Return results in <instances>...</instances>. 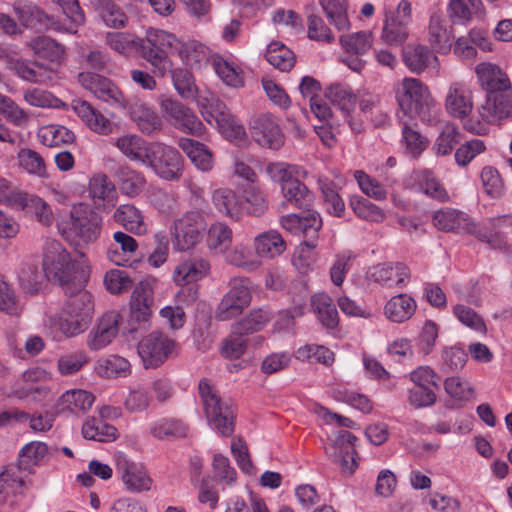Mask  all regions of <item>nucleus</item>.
<instances>
[{
	"instance_id": "nucleus-27",
	"label": "nucleus",
	"mask_w": 512,
	"mask_h": 512,
	"mask_svg": "<svg viewBox=\"0 0 512 512\" xmlns=\"http://www.w3.org/2000/svg\"><path fill=\"white\" fill-rule=\"evenodd\" d=\"M119 190L128 197L138 196L145 188L144 174L128 165L119 166L115 172Z\"/></svg>"
},
{
	"instance_id": "nucleus-31",
	"label": "nucleus",
	"mask_w": 512,
	"mask_h": 512,
	"mask_svg": "<svg viewBox=\"0 0 512 512\" xmlns=\"http://www.w3.org/2000/svg\"><path fill=\"white\" fill-rule=\"evenodd\" d=\"M256 253L264 258H275L286 250V242L276 230L259 234L254 240Z\"/></svg>"
},
{
	"instance_id": "nucleus-52",
	"label": "nucleus",
	"mask_w": 512,
	"mask_h": 512,
	"mask_svg": "<svg viewBox=\"0 0 512 512\" xmlns=\"http://www.w3.org/2000/svg\"><path fill=\"white\" fill-rule=\"evenodd\" d=\"M480 177L484 191L489 197L499 199L504 195V183L497 169L486 166L482 169Z\"/></svg>"
},
{
	"instance_id": "nucleus-33",
	"label": "nucleus",
	"mask_w": 512,
	"mask_h": 512,
	"mask_svg": "<svg viewBox=\"0 0 512 512\" xmlns=\"http://www.w3.org/2000/svg\"><path fill=\"white\" fill-rule=\"evenodd\" d=\"M113 218L129 232L143 234L146 231L141 210L132 204H123L117 207Z\"/></svg>"
},
{
	"instance_id": "nucleus-23",
	"label": "nucleus",
	"mask_w": 512,
	"mask_h": 512,
	"mask_svg": "<svg viewBox=\"0 0 512 512\" xmlns=\"http://www.w3.org/2000/svg\"><path fill=\"white\" fill-rule=\"evenodd\" d=\"M116 147L130 160L140 162L145 165L152 142H147L142 137L135 134H127L119 137L115 142Z\"/></svg>"
},
{
	"instance_id": "nucleus-17",
	"label": "nucleus",
	"mask_w": 512,
	"mask_h": 512,
	"mask_svg": "<svg viewBox=\"0 0 512 512\" xmlns=\"http://www.w3.org/2000/svg\"><path fill=\"white\" fill-rule=\"evenodd\" d=\"M116 470L128 490L142 492L150 489L151 479L142 465L120 455L116 459Z\"/></svg>"
},
{
	"instance_id": "nucleus-8",
	"label": "nucleus",
	"mask_w": 512,
	"mask_h": 512,
	"mask_svg": "<svg viewBox=\"0 0 512 512\" xmlns=\"http://www.w3.org/2000/svg\"><path fill=\"white\" fill-rule=\"evenodd\" d=\"M251 299L248 279H232L229 282V291L216 308L215 318L219 321H227L240 315L250 305Z\"/></svg>"
},
{
	"instance_id": "nucleus-13",
	"label": "nucleus",
	"mask_w": 512,
	"mask_h": 512,
	"mask_svg": "<svg viewBox=\"0 0 512 512\" xmlns=\"http://www.w3.org/2000/svg\"><path fill=\"white\" fill-rule=\"evenodd\" d=\"M206 223L198 211H190L174 222V245L180 251L194 247L203 237Z\"/></svg>"
},
{
	"instance_id": "nucleus-7",
	"label": "nucleus",
	"mask_w": 512,
	"mask_h": 512,
	"mask_svg": "<svg viewBox=\"0 0 512 512\" xmlns=\"http://www.w3.org/2000/svg\"><path fill=\"white\" fill-rule=\"evenodd\" d=\"M159 104L164 117L180 132L193 136L204 133L205 127L194 111L179 100L162 95Z\"/></svg>"
},
{
	"instance_id": "nucleus-25",
	"label": "nucleus",
	"mask_w": 512,
	"mask_h": 512,
	"mask_svg": "<svg viewBox=\"0 0 512 512\" xmlns=\"http://www.w3.org/2000/svg\"><path fill=\"white\" fill-rule=\"evenodd\" d=\"M209 270V261L201 257H193L176 267L173 278L178 285L189 284L202 279Z\"/></svg>"
},
{
	"instance_id": "nucleus-48",
	"label": "nucleus",
	"mask_w": 512,
	"mask_h": 512,
	"mask_svg": "<svg viewBox=\"0 0 512 512\" xmlns=\"http://www.w3.org/2000/svg\"><path fill=\"white\" fill-rule=\"evenodd\" d=\"M19 166L30 174L46 177V166L43 157L29 148H22L17 155Z\"/></svg>"
},
{
	"instance_id": "nucleus-58",
	"label": "nucleus",
	"mask_w": 512,
	"mask_h": 512,
	"mask_svg": "<svg viewBox=\"0 0 512 512\" xmlns=\"http://www.w3.org/2000/svg\"><path fill=\"white\" fill-rule=\"evenodd\" d=\"M245 201L248 206L245 207L247 213L254 217H260L268 208V201L263 193L254 185H249L244 191Z\"/></svg>"
},
{
	"instance_id": "nucleus-12",
	"label": "nucleus",
	"mask_w": 512,
	"mask_h": 512,
	"mask_svg": "<svg viewBox=\"0 0 512 512\" xmlns=\"http://www.w3.org/2000/svg\"><path fill=\"white\" fill-rule=\"evenodd\" d=\"M411 21V3L401 0L396 11L386 13L381 38L390 46H401L409 36L408 24Z\"/></svg>"
},
{
	"instance_id": "nucleus-35",
	"label": "nucleus",
	"mask_w": 512,
	"mask_h": 512,
	"mask_svg": "<svg viewBox=\"0 0 512 512\" xmlns=\"http://www.w3.org/2000/svg\"><path fill=\"white\" fill-rule=\"evenodd\" d=\"M416 310L415 300L407 294L392 297L385 305V315L395 323L410 319Z\"/></svg>"
},
{
	"instance_id": "nucleus-47",
	"label": "nucleus",
	"mask_w": 512,
	"mask_h": 512,
	"mask_svg": "<svg viewBox=\"0 0 512 512\" xmlns=\"http://www.w3.org/2000/svg\"><path fill=\"white\" fill-rule=\"evenodd\" d=\"M187 432L188 426L176 419H162L151 427V434L157 439L184 438Z\"/></svg>"
},
{
	"instance_id": "nucleus-9",
	"label": "nucleus",
	"mask_w": 512,
	"mask_h": 512,
	"mask_svg": "<svg viewBox=\"0 0 512 512\" xmlns=\"http://www.w3.org/2000/svg\"><path fill=\"white\" fill-rule=\"evenodd\" d=\"M176 343L162 332L154 331L138 343V355L146 369L162 365L173 352Z\"/></svg>"
},
{
	"instance_id": "nucleus-57",
	"label": "nucleus",
	"mask_w": 512,
	"mask_h": 512,
	"mask_svg": "<svg viewBox=\"0 0 512 512\" xmlns=\"http://www.w3.org/2000/svg\"><path fill=\"white\" fill-rule=\"evenodd\" d=\"M350 206L355 214L362 219L380 222L385 218L383 211L365 198H352Z\"/></svg>"
},
{
	"instance_id": "nucleus-60",
	"label": "nucleus",
	"mask_w": 512,
	"mask_h": 512,
	"mask_svg": "<svg viewBox=\"0 0 512 512\" xmlns=\"http://www.w3.org/2000/svg\"><path fill=\"white\" fill-rule=\"evenodd\" d=\"M104 284L111 293L120 294L129 290L133 281L126 271L114 269L106 273Z\"/></svg>"
},
{
	"instance_id": "nucleus-18",
	"label": "nucleus",
	"mask_w": 512,
	"mask_h": 512,
	"mask_svg": "<svg viewBox=\"0 0 512 512\" xmlns=\"http://www.w3.org/2000/svg\"><path fill=\"white\" fill-rule=\"evenodd\" d=\"M72 108L92 131L103 135L112 133L114 124L87 101L73 100Z\"/></svg>"
},
{
	"instance_id": "nucleus-56",
	"label": "nucleus",
	"mask_w": 512,
	"mask_h": 512,
	"mask_svg": "<svg viewBox=\"0 0 512 512\" xmlns=\"http://www.w3.org/2000/svg\"><path fill=\"white\" fill-rule=\"evenodd\" d=\"M19 204L23 208L33 209L34 214L37 220L43 225H50L53 222V213L50 209V206L41 198L36 196L20 197Z\"/></svg>"
},
{
	"instance_id": "nucleus-62",
	"label": "nucleus",
	"mask_w": 512,
	"mask_h": 512,
	"mask_svg": "<svg viewBox=\"0 0 512 512\" xmlns=\"http://www.w3.org/2000/svg\"><path fill=\"white\" fill-rule=\"evenodd\" d=\"M485 149L486 147L482 140L473 139L467 141L456 150L455 161L459 166H466Z\"/></svg>"
},
{
	"instance_id": "nucleus-14",
	"label": "nucleus",
	"mask_w": 512,
	"mask_h": 512,
	"mask_svg": "<svg viewBox=\"0 0 512 512\" xmlns=\"http://www.w3.org/2000/svg\"><path fill=\"white\" fill-rule=\"evenodd\" d=\"M282 227L293 235H302V242L308 249L316 247L318 232L322 227V219L316 211H308L307 215L289 214L282 216Z\"/></svg>"
},
{
	"instance_id": "nucleus-43",
	"label": "nucleus",
	"mask_w": 512,
	"mask_h": 512,
	"mask_svg": "<svg viewBox=\"0 0 512 512\" xmlns=\"http://www.w3.org/2000/svg\"><path fill=\"white\" fill-rule=\"evenodd\" d=\"M82 435L88 440L110 442L118 437V431L113 425L91 418L83 424Z\"/></svg>"
},
{
	"instance_id": "nucleus-29",
	"label": "nucleus",
	"mask_w": 512,
	"mask_h": 512,
	"mask_svg": "<svg viewBox=\"0 0 512 512\" xmlns=\"http://www.w3.org/2000/svg\"><path fill=\"white\" fill-rule=\"evenodd\" d=\"M470 92L460 84H453L446 96V109L455 118L463 119L472 111Z\"/></svg>"
},
{
	"instance_id": "nucleus-6",
	"label": "nucleus",
	"mask_w": 512,
	"mask_h": 512,
	"mask_svg": "<svg viewBox=\"0 0 512 512\" xmlns=\"http://www.w3.org/2000/svg\"><path fill=\"white\" fill-rule=\"evenodd\" d=\"M145 166L163 180L178 181L184 172V159L176 148L161 142H152Z\"/></svg>"
},
{
	"instance_id": "nucleus-28",
	"label": "nucleus",
	"mask_w": 512,
	"mask_h": 512,
	"mask_svg": "<svg viewBox=\"0 0 512 512\" xmlns=\"http://www.w3.org/2000/svg\"><path fill=\"white\" fill-rule=\"evenodd\" d=\"M10 61V70L25 81L45 84L53 78L52 72L38 62H30L20 58Z\"/></svg>"
},
{
	"instance_id": "nucleus-5",
	"label": "nucleus",
	"mask_w": 512,
	"mask_h": 512,
	"mask_svg": "<svg viewBox=\"0 0 512 512\" xmlns=\"http://www.w3.org/2000/svg\"><path fill=\"white\" fill-rule=\"evenodd\" d=\"M152 303V290L149 284L138 283L131 295L129 316L122 329L124 335L137 340L149 328Z\"/></svg>"
},
{
	"instance_id": "nucleus-20",
	"label": "nucleus",
	"mask_w": 512,
	"mask_h": 512,
	"mask_svg": "<svg viewBox=\"0 0 512 512\" xmlns=\"http://www.w3.org/2000/svg\"><path fill=\"white\" fill-rule=\"evenodd\" d=\"M475 72L481 86L487 93L511 88L508 76L497 65L480 63L476 66Z\"/></svg>"
},
{
	"instance_id": "nucleus-41",
	"label": "nucleus",
	"mask_w": 512,
	"mask_h": 512,
	"mask_svg": "<svg viewBox=\"0 0 512 512\" xmlns=\"http://www.w3.org/2000/svg\"><path fill=\"white\" fill-rule=\"evenodd\" d=\"M18 278L23 291L29 294L38 293L47 280L44 269H39L37 265L31 263L23 264Z\"/></svg>"
},
{
	"instance_id": "nucleus-10",
	"label": "nucleus",
	"mask_w": 512,
	"mask_h": 512,
	"mask_svg": "<svg viewBox=\"0 0 512 512\" xmlns=\"http://www.w3.org/2000/svg\"><path fill=\"white\" fill-rule=\"evenodd\" d=\"M79 83L98 99L119 110H126L127 99L122 91L109 78L92 72H81L78 75Z\"/></svg>"
},
{
	"instance_id": "nucleus-64",
	"label": "nucleus",
	"mask_w": 512,
	"mask_h": 512,
	"mask_svg": "<svg viewBox=\"0 0 512 512\" xmlns=\"http://www.w3.org/2000/svg\"><path fill=\"white\" fill-rule=\"evenodd\" d=\"M213 202L217 208L229 216H233L238 206V199L231 189H218L213 193Z\"/></svg>"
},
{
	"instance_id": "nucleus-61",
	"label": "nucleus",
	"mask_w": 512,
	"mask_h": 512,
	"mask_svg": "<svg viewBox=\"0 0 512 512\" xmlns=\"http://www.w3.org/2000/svg\"><path fill=\"white\" fill-rule=\"evenodd\" d=\"M308 37L311 40L331 43L334 35L320 16L310 14L307 17Z\"/></svg>"
},
{
	"instance_id": "nucleus-4",
	"label": "nucleus",
	"mask_w": 512,
	"mask_h": 512,
	"mask_svg": "<svg viewBox=\"0 0 512 512\" xmlns=\"http://www.w3.org/2000/svg\"><path fill=\"white\" fill-rule=\"evenodd\" d=\"M395 97L404 115L418 117L423 122L431 120L432 100L427 87L420 80L404 78L395 89Z\"/></svg>"
},
{
	"instance_id": "nucleus-55",
	"label": "nucleus",
	"mask_w": 512,
	"mask_h": 512,
	"mask_svg": "<svg viewBox=\"0 0 512 512\" xmlns=\"http://www.w3.org/2000/svg\"><path fill=\"white\" fill-rule=\"evenodd\" d=\"M340 43L347 52L361 55L371 48V33L360 31L349 35H342Z\"/></svg>"
},
{
	"instance_id": "nucleus-26",
	"label": "nucleus",
	"mask_w": 512,
	"mask_h": 512,
	"mask_svg": "<svg viewBox=\"0 0 512 512\" xmlns=\"http://www.w3.org/2000/svg\"><path fill=\"white\" fill-rule=\"evenodd\" d=\"M324 96L341 111L344 117H349L357 102L352 88L343 83H332L327 86Z\"/></svg>"
},
{
	"instance_id": "nucleus-21",
	"label": "nucleus",
	"mask_w": 512,
	"mask_h": 512,
	"mask_svg": "<svg viewBox=\"0 0 512 512\" xmlns=\"http://www.w3.org/2000/svg\"><path fill=\"white\" fill-rule=\"evenodd\" d=\"M129 116L133 122L136 123L139 130L146 135H151L154 132L162 129V121L157 113L143 103L127 102Z\"/></svg>"
},
{
	"instance_id": "nucleus-59",
	"label": "nucleus",
	"mask_w": 512,
	"mask_h": 512,
	"mask_svg": "<svg viewBox=\"0 0 512 512\" xmlns=\"http://www.w3.org/2000/svg\"><path fill=\"white\" fill-rule=\"evenodd\" d=\"M106 44L118 53L134 52L137 54L138 38H130L122 32H108L105 37Z\"/></svg>"
},
{
	"instance_id": "nucleus-40",
	"label": "nucleus",
	"mask_w": 512,
	"mask_h": 512,
	"mask_svg": "<svg viewBox=\"0 0 512 512\" xmlns=\"http://www.w3.org/2000/svg\"><path fill=\"white\" fill-rule=\"evenodd\" d=\"M34 55L49 62H59L65 53L64 46L47 36H38L29 42Z\"/></svg>"
},
{
	"instance_id": "nucleus-38",
	"label": "nucleus",
	"mask_w": 512,
	"mask_h": 512,
	"mask_svg": "<svg viewBox=\"0 0 512 512\" xmlns=\"http://www.w3.org/2000/svg\"><path fill=\"white\" fill-rule=\"evenodd\" d=\"M90 5L100 15L107 26L122 28L127 23V16L114 0H89Z\"/></svg>"
},
{
	"instance_id": "nucleus-36",
	"label": "nucleus",
	"mask_w": 512,
	"mask_h": 512,
	"mask_svg": "<svg viewBox=\"0 0 512 512\" xmlns=\"http://www.w3.org/2000/svg\"><path fill=\"white\" fill-rule=\"evenodd\" d=\"M271 313L263 308L253 309L240 321L232 325L235 335H249L261 331L271 320Z\"/></svg>"
},
{
	"instance_id": "nucleus-1",
	"label": "nucleus",
	"mask_w": 512,
	"mask_h": 512,
	"mask_svg": "<svg viewBox=\"0 0 512 512\" xmlns=\"http://www.w3.org/2000/svg\"><path fill=\"white\" fill-rule=\"evenodd\" d=\"M43 269L47 280L58 283L64 293L84 288L88 281L86 270L77 265L62 244L56 240H49L45 244Z\"/></svg>"
},
{
	"instance_id": "nucleus-37",
	"label": "nucleus",
	"mask_w": 512,
	"mask_h": 512,
	"mask_svg": "<svg viewBox=\"0 0 512 512\" xmlns=\"http://www.w3.org/2000/svg\"><path fill=\"white\" fill-rule=\"evenodd\" d=\"M468 215L464 212L444 208L436 211L433 214L434 226L444 232H460L464 231V226L467 223Z\"/></svg>"
},
{
	"instance_id": "nucleus-22",
	"label": "nucleus",
	"mask_w": 512,
	"mask_h": 512,
	"mask_svg": "<svg viewBox=\"0 0 512 512\" xmlns=\"http://www.w3.org/2000/svg\"><path fill=\"white\" fill-rule=\"evenodd\" d=\"M121 315L116 311L105 313L94 331V336L90 342L92 349L98 350L108 345L119 332V323Z\"/></svg>"
},
{
	"instance_id": "nucleus-53",
	"label": "nucleus",
	"mask_w": 512,
	"mask_h": 512,
	"mask_svg": "<svg viewBox=\"0 0 512 512\" xmlns=\"http://www.w3.org/2000/svg\"><path fill=\"white\" fill-rule=\"evenodd\" d=\"M429 41L431 46L439 53H447L451 49L450 34L438 18L432 17L429 25Z\"/></svg>"
},
{
	"instance_id": "nucleus-15",
	"label": "nucleus",
	"mask_w": 512,
	"mask_h": 512,
	"mask_svg": "<svg viewBox=\"0 0 512 512\" xmlns=\"http://www.w3.org/2000/svg\"><path fill=\"white\" fill-rule=\"evenodd\" d=\"M482 121L496 124L512 116V88L487 93L485 102L478 108Z\"/></svg>"
},
{
	"instance_id": "nucleus-11",
	"label": "nucleus",
	"mask_w": 512,
	"mask_h": 512,
	"mask_svg": "<svg viewBox=\"0 0 512 512\" xmlns=\"http://www.w3.org/2000/svg\"><path fill=\"white\" fill-rule=\"evenodd\" d=\"M70 230L85 243L96 241L102 229V216L88 204L79 203L70 212Z\"/></svg>"
},
{
	"instance_id": "nucleus-49",
	"label": "nucleus",
	"mask_w": 512,
	"mask_h": 512,
	"mask_svg": "<svg viewBox=\"0 0 512 512\" xmlns=\"http://www.w3.org/2000/svg\"><path fill=\"white\" fill-rule=\"evenodd\" d=\"M130 369V363L123 357L110 355L98 361L96 371L101 377L114 378L125 375Z\"/></svg>"
},
{
	"instance_id": "nucleus-46",
	"label": "nucleus",
	"mask_w": 512,
	"mask_h": 512,
	"mask_svg": "<svg viewBox=\"0 0 512 512\" xmlns=\"http://www.w3.org/2000/svg\"><path fill=\"white\" fill-rule=\"evenodd\" d=\"M47 452L48 447L43 442H31L25 445L19 453L17 469L31 472L33 466L37 465Z\"/></svg>"
},
{
	"instance_id": "nucleus-42",
	"label": "nucleus",
	"mask_w": 512,
	"mask_h": 512,
	"mask_svg": "<svg viewBox=\"0 0 512 512\" xmlns=\"http://www.w3.org/2000/svg\"><path fill=\"white\" fill-rule=\"evenodd\" d=\"M319 4L336 29L345 31L350 28L346 0H319Z\"/></svg>"
},
{
	"instance_id": "nucleus-50",
	"label": "nucleus",
	"mask_w": 512,
	"mask_h": 512,
	"mask_svg": "<svg viewBox=\"0 0 512 512\" xmlns=\"http://www.w3.org/2000/svg\"><path fill=\"white\" fill-rule=\"evenodd\" d=\"M468 359V355L462 347H444L442 351L441 371L449 374L461 370Z\"/></svg>"
},
{
	"instance_id": "nucleus-3",
	"label": "nucleus",
	"mask_w": 512,
	"mask_h": 512,
	"mask_svg": "<svg viewBox=\"0 0 512 512\" xmlns=\"http://www.w3.org/2000/svg\"><path fill=\"white\" fill-rule=\"evenodd\" d=\"M198 393L208 423L222 436H231L235 427V413L232 406L222 400L218 391L206 378L199 381Z\"/></svg>"
},
{
	"instance_id": "nucleus-34",
	"label": "nucleus",
	"mask_w": 512,
	"mask_h": 512,
	"mask_svg": "<svg viewBox=\"0 0 512 512\" xmlns=\"http://www.w3.org/2000/svg\"><path fill=\"white\" fill-rule=\"evenodd\" d=\"M402 59L412 72L421 73L428 67L430 61H436L437 57L427 46L408 44L402 49Z\"/></svg>"
},
{
	"instance_id": "nucleus-45",
	"label": "nucleus",
	"mask_w": 512,
	"mask_h": 512,
	"mask_svg": "<svg viewBox=\"0 0 512 512\" xmlns=\"http://www.w3.org/2000/svg\"><path fill=\"white\" fill-rule=\"evenodd\" d=\"M169 72L172 76L173 85L181 98L185 100L195 99L198 88L192 73L184 68L173 69L172 67Z\"/></svg>"
},
{
	"instance_id": "nucleus-2",
	"label": "nucleus",
	"mask_w": 512,
	"mask_h": 512,
	"mask_svg": "<svg viewBox=\"0 0 512 512\" xmlns=\"http://www.w3.org/2000/svg\"><path fill=\"white\" fill-rule=\"evenodd\" d=\"M174 42V34L150 28L144 38H138L137 55L151 65L154 75L164 77L173 67L168 52L173 50Z\"/></svg>"
},
{
	"instance_id": "nucleus-30",
	"label": "nucleus",
	"mask_w": 512,
	"mask_h": 512,
	"mask_svg": "<svg viewBox=\"0 0 512 512\" xmlns=\"http://www.w3.org/2000/svg\"><path fill=\"white\" fill-rule=\"evenodd\" d=\"M179 147L199 170L206 172L212 169L213 156L206 145L194 139L181 138Z\"/></svg>"
},
{
	"instance_id": "nucleus-63",
	"label": "nucleus",
	"mask_w": 512,
	"mask_h": 512,
	"mask_svg": "<svg viewBox=\"0 0 512 512\" xmlns=\"http://www.w3.org/2000/svg\"><path fill=\"white\" fill-rule=\"evenodd\" d=\"M212 467L214 478L220 482L231 484L236 480V471L230 466L229 459L218 453L213 457Z\"/></svg>"
},
{
	"instance_id": "nucleus-51",
	"label": "nucleus",
	"mask_w": 512,
	"mask_h": 512,
	"mask_svg": "<svg viewBox=\"0 0 512 512\" xmlns=\"http://www.w3.org/2000/svg\"><path fill=\"white\" fill-rule=\"evenodd\" d=\"M173 50L187 64L200 62L206 56V47L195 40L183 42L175 37Z\"/></svg>"
},
{
	"instance_id": "nucleus-19",
	"label": "nucleus",
	"mask_w": 512,
	"mask_h": 512,
	"mask_svg": "<svg viewBox=\"0 0 512 512\" xmlns=\"http://www.w3.org/2000/svg\"><path fill=\"white\" fill-rule=\"evenodd\" d=\"M85 307L82 313L76 314L75 306L70 305L68 300L65 302L59 319V328L66 336H76L88 328L89 307L87 304Z\"/></svg>"
},
{
	"instance_id": "nucleus-44",
	"label": "nucleus",
	"mask_w": 512,
	"mask_h": 512,
	"mask_svg": "<svg viewBox=\"0 0 512 512\" xmlns=\"http://www.w3.org/2000/svg\"><path fill=\"white\" fill-rule=\"evenodd\" d=\"M265 58L280 71H289L295 64L294 53L279 42H273L268 46Z\"/></svg>"
},
{
	"instance_id": "nucleus-32",
	"label": "nucleus",
	"mask_w": 512,
	"mask_h": 512,
	"mask_svg": "<svg viewBox=\"0 0 512 512\" xmlns=\"http://www.w3.org/2000/svg\"><path fill=\"white\" fill-rule=\"evenodd\" d=\"M281 190L288 203L296 208L310 211L314 196L304 183L297 178L290 179L282 185Z\"/></svg>"
},
{
	"instance_id": "nucleus-16",
	"label": "nucleus",
	"mask_w": 512,
	"mask_h": 512,
	"mask_svg": "<svg viewBox=\"0 0 512 512\" xmlns=\"http://www.w3.org/2000/svg\"><path fill=\"white\" fill-rule=\"evenodd\" d=\"M250 134L262 147L278 150L284 144V135L279 125L269 115H262L253 120Z\"/></svg>"
},
{
	"instance_id": "nucleus-54",
	"label": "nucleus",
	"mask_w": 512,
	"mask_h": 512,
	"mask_svg": "<svg viewBox=\"0 0 512 512\" xmlns=\"http://www.w3.org/2000/svg\"><path fill=\"white\" fill-rule=\"evenodd\" d=\"M232 242V230L224 223H214L207 233L209 248L223 251Z\"/></svg>"
},
{
	"instance_id": "nucleus-24",
	"label": "nucleus",
	"mask_w": 512,
	"mask_h": 512,
	"mask_svg": "<svg viewBox=\"0 0 512 512\" xmlns=\"http://www.w3.org/2000/svg\"><path fill=\"white\" fill-rule=\"evenodd\" d=\"M113 239L114 243L107 250L108 258L116 265L125 266L129 258L135 255L138 243L132 236L121 231L115 232Z\"/></svg>"
},
{
	"instance_id": "nucleus-39",
	"label": "nucleus",
	"mask_w": 512,
	"mask_h": 512,
	"mask_svg": "<svg viewBox=\"0 0 512 512\" xmlns=\"http://www.w3.org/2000/svg\"><path fill=\"white\" fill-rule=\"evenodd\" d=\"M311 306L324 327L334 329L338 326L339 318L336 306L327 294L318 293L312 296Z\"/></svg>"
}]
</instances>
